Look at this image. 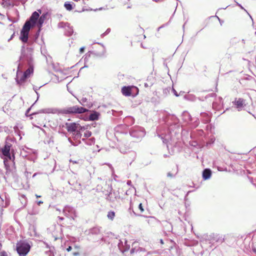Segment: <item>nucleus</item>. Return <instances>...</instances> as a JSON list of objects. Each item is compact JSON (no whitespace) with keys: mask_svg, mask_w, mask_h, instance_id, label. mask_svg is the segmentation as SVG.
<instances>
[{"mask_svg":"<svg viewBox=\"0 0 256 256\" xmlns=\"http://www.w3.org/2000/svg\"><path fill=\"white\" fill-rule=\"evenodd\" d=\"M12 144L6 142L4 148H2V153L4 156V162L6 168L10 167L11 165L14 164V156L13 150H11Z\"/></svg>","mask_w":256,"mask_h":256,"instance_id":"1","label":"nucleus"},{"mask_svg":"<svg viewBox=\"0 0 256 256\" xmlns=\"http://www.w3.org/2000/svg\"><path fill=\"white\" fill-rule=\"evenodd\" d=\"M20 60L22 63H26L28 66V68L24 72V77L28 78L34 72V63L32 51L27 50L26 53H22Z\"/></svg>","mask_w":256,"mask_h":256,"instance_id":"2","label":"nucleus"},{"mask_svg":"<svg viewBox=\"0 0 256 256\" xmlns=\"http://www.w3.org/2000/svg\"><path fill=\"white\" fill-rule=\"evenodd\" d=\"M30 248V245L24 242H20L16 244V250L20 256H26Z\"/></svg>","mask_w":256,"mask_h":256,"instance_id":"3","label":"nucleus"},{"mask_svg":"<svg viewBox=\"0 0 256 256\" xmlns=\"http://www.w3.org/2000/svg\"><path fill=\"white\" fill-rule=\"evenodd\" d=\"M30 28L31 24H30V22H26L20 32V39L22 42H27L28 40V33Z\"/></svg>","mask_w":256,"mask_h":256,"instance_id":"4","label":"nucleus"},{"mask_svg":"<svg viewBox=\"0 0 256 256\" xmlns=\"http://www.w3.org/2000/svg\"><path fill=\"white\" fill-rule=\"evenodd\" d=\"M130 134L131 136L136 138H142L145 135L144 129L138 126L132 128L130 130Z\"/></svg>","mask_w":256,"mask_h":256,"instance_id":"5","label":"nucleus"},{"mask_svg":"<svg viewBox=\"0 0 256 256\" xmlns=\"http://www.w3.org/2000/svg\"><path fill=\"white\" fill-rule=\"evenodd\" d=\"M88 110L81 106H74L72 107L68 108L66 110V112L67 114L75 113V114H82L86 112Z\"/></svg>","mask_w":256,"mask_h":256,"instance_id":"6","label":"nucleus"},{"mask_svg":"<svg viewBox=\"0 0 256 256\" xmlns=\"http://www.w3.org/2000/svg\"><path fill=\"white\" fill-rule=\"evenodd\" d=\"M63 213L66 216L72 218L73 219L77 216L75 209L68 206H64L63 209Z\"/></svg>","mask_w":256,"mask_h":256,"instance_id":"7","label":"nucleus"},{"mask_svg":"<svg viewBox=\"0 0 256 256\" xmlns=\"http://www.w3.org/2000/svg\"><path fill=\"white\" fill-rule=\"evenodd\" d=\"M58 26L60 28H64L65 34L68 36H71L74 32L72 27L70 26L68 22H60L58 24Z\"/></svg>","mask_w":256,"mask_h":256,"instance_id":"8","label":"nucleus"},{"mask_svg":"<svg viewBox=\"0 0 256 256\" xmlns=\"http://www.w3.org/2000/svg\"><path fill=\"white\" fill-rule=\"evenodd\" d=\"M245 102L246 100L242 98H236L234 101L232 102L238 110L240 111L246 106Z\"/></svg>","mask_w":256,"mask_h":256,"instance_id":"9","label":"nucleus"},{"mask_svg":"<svg viewBox=\"0 0 256 256\" xmlns=\"http://www.w3.org/2000/svg\"><path fill=\"white\" fill-rule=\"evenodd\" d=\"M66 129L68 132H75L80 128H82L80 126L76 123H66Z\"/></svg>","mask_w":256,"mask_h":256,"instance_id":"10","label":"nucleus"},{"mask_svg":"<svg viewBox=\"0 0 256 256\" xmlns=\"http://www.w3.org/2000/svg\"><path fill=\"white\" fill-rule=\"evenodd\" d=\"M20 64L18 65V70L17 71L16 74V81L18 84H22L23 83L25 80L28 78V77H24V74H22V71H20Z\"/></svg>","mask_w":256,"mask_h":256,"instance_id":"11","label":"nucleus"},{"mask_svg":"<svg viewBox=\"0 0 256 256\" xmlns=\"http://www.w3.org/2000/svg\"><path fill=\"white\" fill-rule=\"evenodd\" d=\"M60 112V110L56 108H48L42 109L40 110L39 113L44 114H57Z\"/></svg>","mask_w":256,"mask_h":256,"instance_id":"12","label":"nucleus"},{"mask_svg":"<svg viewBox=\"0 0 256 256\" xmlns=\"http://www.w3.org/2000/svg\"><path fill=\"white\" fill-rule=\"evenodd\" d=\"M39 16L40 14L37 12H34L32 14L30 20L28 21L30 22L31 26L36 24L37 20H38Z\"/></svg>","mask_w":256,"mask_h":256,"instance_id":"13","label":"nucleus"},{"mask_svg":"<svg viewBox=\"0 0 256 256\" xmlns=\"http://www.w3.org/2000/svg\"><path fill=\"white\" fill-rule=\"evenodd\" d=\"M84 131V128L82 127L80 128L78 130L76 131L73 133V136L74 140H78L80 138L83 132Z\"/></svg>","mask_w":256,"mask_h":256,"instance_id":"14","label":"nucleus"},{"mask_svg":"<svg viewBox=\"0 0 256 256\" xmlns=\"http://www.w3.org/2000/svg\"><path fill=\"white\" fill-rule=\"evenodd\" d=\"M131 86H124L122 88V92L123 95L125 96H131Z\"/></svg>","mask_w":256,"mask_h":256,"instance_id":"15","label":"nucleus"},{"mask_svg":"<svg viewBox=\"0 0 256 256\" xmlns=\"http://www.w3.org/2000/svg\"><path fill=\"white\" fill-rule=\"evenodd\" d=\"M212 175V172L210 169L206 168L202 172V178L204 180L209 179Z\"/></svg>","mask_w":256,"mask_h":256,"instance_id":"16","label":"nucleus"},{"mask_svg":"<svg viewBox=\"0 0 256 256\" xmlns=\"http://www.w3.org/2000/svg\"><path fill=\"white\" fill-rule=\"evenodd\" d=\"M48 16L47 13L43 14L38 18V26L39 28H40L43 23L44 22V21L45 20L46 18V16Z\"/></svg>","mask_w":256,"mask_h":256,"instance_id":"17","label":"nucleus"},{"mask_svg":"<svg viewBox=\"0 0 256 256\" xmlns=\"http://www.w3.org/2000/svg\"><path fill=\"white\" fill-rule=\"evenodd\" d=\"M90 233L92 234H101L100 228L98 227L93 228L90 230Z\"/></svg>","mask_w":256,"mask_h":256,"instance_id":"18","label":"nucleus"},{"mask_svg":"<svg viewBox=\"0 0 256 256\" xmlns=\"http://www.w3.org/2000/svg\"><path fill=\"white\" fill-rule=\"evenodd\" d=\"M183 120L186 122H189L191 121L192 118L190 114L186 112H184L182 115Z\"/></svg>","mask_w":256,"mask_h":256,"instance_id":"19","label":"nucleus"},{"mask_svg":"<svg viewBox=\"0 0 256 256\" xmlns=\"http://www.w3.org/2000/svg\"><path fill=\"white\" fill-rule=\"evenodd\" d=\"M99 116V113L96 112H94L90 115L89 118L90 120H98Z\"/></svg>","mask_w":256,"mask_h":256,"instance_id":"20","label":"nucleus"},{"mask_svg":"<svg viewBox=\"0 0 256 256\" xmlns=\"http://www.w3.org/2000/svg\"><path fill=\"white\" fill-rule=\"evenodd\" d=\"M131 96H136L138 93V89L137 87L134 86H131Z\"/></svg>","mask_w":256,"mask_h":256,"instance_id":"21","label":"nucleus"},{"mask_svg":"<svg viewBox=\"0 0 256 256\" xmlns=\"http://www.w3.org/2000/svg\"><path fill=\"white\" fill-rule=\"evenodd\" d=\"M64 6L66 10L68 11H70L73 9L72 4L68 2L64 3Z\"/></svg>","mask_w":256,"mask_h":256,"instance_id":"22","label":"nucleus"},{"mask_svg":"<svg viewBox=\"0 0 256 256\" xmlns=\"http://www.w3.org/2000/svg\"><path fill=\"white\" fill-rule=\"evenodd\" d=\"M115 216V212L113 211H110L108 212L107 217L108 219L112 220Z\"/></svg>","mask_w":256,"mask_h":256,"instance_id":"23","label":"nucleus"},{"mask_svg":"<svg viewBox=\"0 0 256 256\" xmlns=\"http://www.w3.org/2000/svg\"><path fill=\"white\" fill-rule=\"evenodd\" d=\"M202 116L204 117L205 119L204 120V122H208L210 121V116L206 113L201 114Z\"/></svg>","mask_w":256,"mask_h":256,"instance_id":"24","label":"nucleus"},{"mask_svg":"<svg viewBox=\"0 0 256 256\" xmlns=\"http://www.w3.org/2000/svg\"><path fill=\"white\" fill-rule=\"evenodd\" d=\"M82 134L84 135V137L87 138H88L91 136L92 132H90L88 130H86L84 128V131L83 132Z\"/></svg>","mask_w":256,"mask_h":256,"instance_id":"25","label":"nucleus"},{"mask_svg":"<svg viewBox=\"0 0 256 256\" xmlns=\"http://www.w3.org/2000/svg\"><path fill=\"white\" fill-rule=\"evenodd\" d=\"M1 5L4 7H8L12 5L10 0H6L1 3Z\"/></svg>","mask_w":256,"mask_h":256,"instance_id":"26","label":"nucleus"},{"mask_svg":"<svg viewBox=\"0 0 256 256\" xmlns=\"http://www.w3.org/2000/svg\"><path fill=\"white\" fill-rule=\"evenodd\" d=\"M176 174V172L175 174L172 173L171 172H168L167 174V176L170 178H174Z\"/></svg>","mask_w":256,"mask_h":256,"instance_id":"27","label":"nucleus"},{"mask_svg":"<svg viewBox=\"0 0 256 256\" xmlns=\"http://www.w3.org/2000/svg\"><path fill=\"white\" fill-rule=\"evenodd\" d=\"M110 28H108L106 31L103 33L102 34V36H104L106 34H108L110 33Z\"/></svg>","mask_w":256,"mask_h":256,"instance_id":"28","label":"nucleus"},{"mask_svg":"<svg viewBox=\"0 0 256 256\" xmlns=\"http://www.w3.org/2000/svg\"><path fill=\"white\" fill-rule=\"evenodd\" d=\"M94 138H92L88 140V142H86L87 144H92L94 143Z\"/></svg>","mask_w":256,"mask_h":256,"instance_id":"29","label":"nucleus"},{"mask_svg":"<svg viewBox=\"0 0 256 256\" xmlns=\"http://www.w3.org/2000/svg\"><path fill=\"white\" fill-rule=\"evenodd\" d=\"M138 208L142 212H144V209L142 207V204L140 203L138 205Z\"/></svg>","mask_w":256,"mask_h":256,"instance_id":"30","label":"nucleus"},{"mask_svg":"<svg viewBox=\"0 0 256 256\" xmlns=\"http://www.w3.org/2000/svg\"><path fill=\"white\" fill-rule=\"evenodd\" d=\"M24 174L26 178H28L30 177L31 173L28 172H26Z\"/></svg>","mask_w":256,"mask_h":256,"instance_id":"31","label":"nucleus"},{"mask_svg":"<svg viewBox=\"0 0 256 256\" xmlns=\"http://www.w3.org/2000/svg\"><path fill=\"white\" fill-rule=\"evenodd\" d=\"M0 256H8L6 252L3 251L0 252Z\"/></svg>","mask_w":256,"mask_h":256,"instance_id":"32","label":"nucleus"},{"mask_svg":"<svg viewBox=\"0 0 256 256\" xmlns=\"http://www.w3.org/2000/svg\"><path fill=\"white\" fill-rule=\"evenodd\" d=\"M172 92L176 96H178V94L176 91L173 88L172 89Z\"/></svg>","mask_w":256,"mask_h":256,"instance_id":"33","label":"nucleus"},{"mask_svg":"<svg viewBox=\"0 0 256 256\" xmlns=\"http://www.w3.org/2000/svg\"><path fill=\"white\" fill-rule=\"evenodd\" d=\"M70 162H72V163L73 164H78V161H76V160H70Z\"/></svg>","mask_w":256,"mask_h":256,"instance_id":"34","label":"nucleus"},{"mask_svg":"<svg viewBox=\"0 0 256 256\" xmlns=\"http://www.w3.org/2000/svg\"><path fill=\"white\" fill-rule=\"evenodd\" d=\"M237 5L241 9L244 10V11L246 12V10L242 7V6L241 4H240L238 3H237Z\"/></svg>","mask_w":256,"mask_h":256,"instance_id":"35","label":"nucleus"},{"mask_svg":"<svg viewBox=\"0 0 256 256\" xmlns=\"http://www.w3.org/2000/svg\"><path fill=\"white\" fill-rule=\"evenodd\" d=\"M84 47H82L80 48V53H82L84 52Z\"/></svg>","mask_w":256,"mask_h":256,"instance_id":"36","label":"nucleus"},{"mask_svg":"<svg viewBox=\"0 0 256 256\" xmlns=\"http://www.w3.org/2000/svg\"><path fill=\"white\" fill-rule=\"evenodd\" d=\"M73 256H77L79 255V253L78 252H74L72 254Z\"/></svg>","mask_w":256,"mask_h":256,"instance_id":"37","label":"nucleus"},{"mask_svg":"<svg viewBox=\"0 0 256 256\" xmlns=\"http://www.w3.org/2000/svg\"><path fill=\"white\" fill-rule=\"evenodd\" d=\"M161 138L162 140V141H163L164 143H166L167 142L166 140L162 136L161 137Z\"/></svg>","mask_w":256,"mask_h":256,"instance_id":"38","label":"nucleus"},{"mask_svg":"<svg viewBox=\"0 0 256 256\" xmlns=\"http://www.w3.org/2000/svg\"><path fill=\"white\" fill-rule=\"evenodd\" d=\"M72 250V247L70 246H69L67 248H66V250L68 252H70V251Z\"/></svg>","mask_w":256,"mask_h":256,"instance_id":"39","label":"nucleus"},{"mask_svg":"<svg viewBox=\"0 0 256 256\" xmlns=\"http://www.w3.org/2000/svg\"><path fill=\"white\" fill-rule=\"evenodd\" d=\"M127 184L129 186H130L132 184V182L130 180H128Z\"/></svg>","mask_w":256,"mask_h":256,"instance_id":"40","label":"nucleus"},{"mask_svg":"<svg viewBox=\"0 0 256 256\" xmlns=\"http://www.w3.org/2000/svg\"><path fill=\"white\" fill-rule=\"evenodd\" d=\"M152 0L154 2H162L164 0Z\"/></svg>","mask_w":256,"mask_h":256,"instance_id":"41","label":"nucleus"},{"mask_svg":"<svg viewBox=\"0 0 256 256\" xmlns=\"http://www.w3.org/2000/svg\"><path fill=\"white\" fill-rule=\"evenodd\" d=\"M14 34H12V36L10 37V38L8 40V41H10V40H11L12 38H13V36H14Z\"/></svg>","mask_w":256,"mask_h":256,"instance_id":"42","label":"nucleus"},{"mask_svg":"<svg viewBox=\"0 0 256 256\" xmlns=\"http://www.w3.org/2000/svg\"><path fill=\"white\" fill-rule=\"evenodd\" d=\"M38 174V173H34L32 176V178H34Z\"/></svg>","mask_w":256,"mask_h":256,"instance_id":"43","label":"nucleus"},{"mask_svg":"<svg viewBox=\"0 0 256 256\" xmlns=\"http://www.w3.org/2000/svg\"><path fill=\"white\" fill-rule=\"evenodd\" d=\"M43 202L42 201H39L38 202V205H40L41 204H42Z\"/></svg>","mask_w":256,"mask_h":256,"instance_id":"44","label":"nucleus"},{"mask_svg":"<svg viewBox=\"0 0 256 256\" xmlns=\"http://www.w3.org/2000/svg\"><path fill=\"white\" fill-rule=\"evenodd\" d=\"M218 99H219L220 102H222V98L220 97H219Z\"/></svg>","mask_w":256,"mask_h":256,"instance_id":"45","label":"nucleus"},{"mask_svg":"<svg viewBox=\"0 0 256 256\" xmlns=\"http://www.w3.org/2000/svg\"><path fill=\"white\" fill-rule=\"evenodd\" d=\"M58 218L60 220H64V218H62V217H60V216H58Z\"/></svg>","mask_w":256,"mask_h":256,"instance_id":"46","label":"nucleus"},{"mask_svg":"<svg viewBox=\"0 0 256 256\" xmlns=\"http://www.w3.org/2000/svg\"><path fill=\"white\" fill-rule=\"evenodd\" d=\"M128 119H130V120L132 121H133V118H128Z\"/></svg>","mask_w":256,"mask_h":256,"instance_id":"47","label":"nucleus"},{"mask_svg":"<svg viewBox=\"0 0 256 256\" xmlns=\"http://www.w3.org/2000/svg\"><path fill=\"white\" fill-rule=\"evenodd\" d=\"M38 12H39V13L41 14V10H38Z\"/></svg>","mask_w":256,"mask_h":256,"instance_id":"48","label":"nucleus"},{"mask_svg":"<svg viewBox=\"0 0 256 256\" xmlns=\"http://www.w3.org/2000/svg\"><path fill=\"white\" fill-rule=\"evenodd\" d=\"M160 242L162 243V244L163 243V242H162V240H160Z\"/></svg>","mask_w":256,"mask_h":256,"instance_id":"49","label":"nucleus"},{"mask_svg":"<svg viewBox=\"0 0 256 256\" xmlns=\"http://www.w3.org/2000/svg\"><path fill=\"white\" fill-rule=\"evenodd\" d=\"M56 210H58V211L60 212V210H59L58 208H56Z\"/></svg>","mask_w":256,"mask_h":256,"instance_id":"50","label":"nucleus"},{"mask_svg":"<svg viewBox=\"0 0 256 256\" xmlns=\"http://www.w3.org/2000/svg\"><path fill=\"white\" fill-rule=\"evenodd\" d=\"M85 138H82V140L84 141V140Z\"/></svg>","mask_w":256,"mask_h":256,"instance_id":"51","label":"nucleus"},{"mask_svg":"<svg viewBox=\"0 0 256 256\" xmlns=\"http://www.w3.org/2000/svg\"><path fill=\"white\" fill-rule=\"evenodd\" d=\"M36 197H40V196H38V195H36Z\"/></svg>","mask_w":256,"mask_h":256,"instance_id":"52","label":"nucleus"},{"mask_svg":"<svg viewBox=\"0 0 256 256\" xmlns=\"http://www.w3.org/2000/svg\"><path fill=\"white\" fill-rule=\"evenodd\" d=\"M254 252L256 253V250H254Z\"/></svg>","mask_w":256,"mask_h":256,"instance_id":"53","label":"nucleus"},{"mask_svg":"<svg viewBox=\"0 0 256 256\" xmlns=\"http://www.w3.org/2000/svg\"><path fill=\"white\" fill-rule=\"evenodd\" d=\"M68 140H69V141H70V142H71V140H70V138H68Z\"/></svg>","mask_w":256,"mask_h":256,"instance_id":"54","label":"nucleus"},{"mask_svg":"<svg viewBox=\"0 0 256 256\" xmlns=\"http://www.w3.org/2000/svg\"><path fill=\"white\" fill-rule=\"evenodd\" d=\"M84 67H87V66H84ZM83 68H84V67H83Z\"/></svg>","mask_w":256,"mask_h":256,"instance_id":"55","label":"nucleus"},{"mask_svg":"<svg viewBox=\"0 0 256 256\" xmlns=\"http://www.w3.org/2000/svg\"><path fill=\"white\" fill-rule=\"evenodd\" d=\"M30 111V109H28V110H27V112H28Z\"/></svg>","mask_w":256,"mask_h":256,"instance_id":"56","label":"nucleus"},{"mask_svg":"<svg viewBox=\"0 0 256 256\" xmlns=\"http://www.w3.org/2000/svg\"><path fill=\"white\" fill-rule=\"evenodd\" d=\"M218 18L219 20H220V18L218 17Z\"/></svg>","mask_w":256,"mask_h":256,"instance_id":"57","label":"nucleus"}]
</instances>
